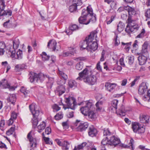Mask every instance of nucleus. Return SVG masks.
I'll return each mask as SVG.
<instances>
[{
  "instance_id": "1",
  "label": "nucleus",
  "mask_w": 150,
  "mask_h": 150,
  "mask_svg": "<svg viewBox=\"0 0 150 150\" xmlns=\"http://www.w3.org/2000/svg\"><path fill=\"white\" fill-rule=\"evenodd\" d=\"M97 32L94 30L91 33L88 37H86L84 40L80 44L81 50L86 49L88 51H95L98 47L96 39Z\"/></svg>"
},
{
  "instance_id": "2",
  "label": "nucleus",
  "mask_w": 150,
  "mask_h": 150,
  "mask_svg": "<svg viewBox=\"0 0 150 150\" xmlns=\"http://www.w3.org/2000/svg\"><path fill=\"white\" fill-rule=\"evenodd\" d=\"M80 23L87 25L90 21L93 23L96 21L95 15L93 12V10L91 6H87V9H83L82 11L81 16L79 18Z\"/></svg>"
},
{
  "instance_id": "3",
  "label": "nucleus",
  "mask_w": 150,
  "mask_h": 150,
  "mask_svg": "<svg viewBox=\"0 0 150 150\" xmlns=\"http://www.w3.org/2000/svg\"><path fill=\"white\" fill-rule=\"evenodd\" d=\"M30 110L33 116L31 122L33 127H35L38 122V118L39 115L40 111L37 108V105L34 103L30 105L29 106Z\"/></svg>"
},
{
  "instance_id": "4",
  "label": "nucleus",
  "mask_w": 150,
  "mask_h": 150,
  "mask_svg": "<svg viewBox=\"0 0 150 150\" xmlns=\"http://www.w3.org/2000/svg\"><path fill=\"white\" fill-rule=\"evenodd\" d=\"M65 103L66 104L67 106L66 107L62 102V100H61V102L59 103L60 105H62L63 106V108L64 110L67 108H70L72 110H74L75 107L76 105V103L75 98L71 96L68 97H65Z\"/></svg>"
},
{
  "instance_id": "5",
  "label": "nucleus",
  "mask_w": 150,
  "mask_h": 150,
  "mask_svg": "<svg viewBox=\"0 0 150 150\" xmlns=\"http://www.w3.org/2000/svg\"><path fill=\"white\" fill-rule=\"evenodd\" d=\"M45 78H48V77L42 73L38 74L36 73L32 72L30 73L29 79L31 83L35 81L37 82L39 80L41 82L43 81Z\"/></svg>"
},
{
  "instance_id": "6",
  "label": "nucleus",
  "mask_w": 150,
  "mask_h": 150,
  "mask_svg": "<svg viewBox=\"0 0 150 150\" xmlns=\"http://www.w3.org/2000/svg\"><path fill=\"white\" fill-rule=\"evenodd\" d=\"M84 104V106L80 108V110L81 113L84 115H87L88 112L91 109L92 107V103L88 101H84L81 102L79 105Z\"/></svg>"
},
{
  "instance_id": "7",
  "label": "nucleus",
  "mask_w": 150,
  "mask_h": 150,
  "mask_svg": "<svg viewBox=\"0 0 150 150\" xmlns=\"http://www.w3.org/2000/svg\"><path fill=\"white\" fill-rule=\"evenodd\" d=\"M139 27L138 25L135 21H129V23L125 29V31L128 33L136 31L138 29Z\"/></svg>"
},
{
  "instance_id": "8",
  "label": "nucleus",
  "mask_w": 150,
  "mask_h": 150,
  "mask_svg": "<svg viewBox=\"0 0 150 150\" xmlns=\"http://www.w3.org/2000/svg\"><path fill=\"white\" fill-rule=\"evenodd\" d=\"M96 98L97 100H98L96 104L97 108V110L100 111L102 108V105L103 104L105 100V98L102 96L101 94H97L96 96Z\"/></svg>"
},
{
  "instance_id": "9",
  "label": "nucleus",
  "mask_w": 150,
  "mask_h": 150,
  "mask_svg": "<svg viewBox=\"0 0 150 150\" xmlns=\"http://www.w3.org/2000/svg\"><path fill=\"white\" fill-rule=\"evenodd\" d=\"M34 135V131L31 130L28 134L27 138L30 142V146L32 149L35 147L37 145V142L36 139L33 137Z\"/></svg>"
},
{
  "instance_id": "10",
  "label": "nucleus",
  "mask_w": 150,
  "mask_h": 150,
  "mask_svg": "<svg viewBox=\"0 0 150 150\" xmlns=\"http://www.w3.org/2000/svg\"><path fill=\"white\" fill-rule=\"evenodd\" d=\"M90 72L92 73L91 71H89L87 68H85L82 71L79 73V76L77 78V80H83L84 81L85 79L89 76Z\"/></svg>"
},
{
  "instance_id": "11",
  "label": "nucleus",
  "mask_w": 150,
  "mask_h": 150,
  "mask_svg": "<svg viewBox=\"0 0 150 150\" xmlns=\"http://www.w3.org/2000/svg\"><path fill=\"white\" fill-rule=\"evenodd\" d=\"M96 76L92 75V73L90 72L89 76L85 79L84 82L89 84L93 85L96 83Z\"/></svg>"
},
{
  "instance_id": "12",
  "label": "nucleus",
  "mask_w": 150,
  "mask_h": 150,
  "mask_svg": "<svg viewBox=\"0 0 150 150\" xmlns=\"http://www.w3.org/2000/svg\"><path fill=\"white\" fill-rule=\"evenodd\" d=\"M0 87L2 88H8L10 90H14L16 88L13 86H11L5 79L1 80L0 82Z\"/></svg>"
},
{
  "instance_id": "13",
  "label": "nucleus",
  "mask_w": 150,
  "mask_h": 150,
  "mask_svg": "<svg viewBox=\"0 0 150 150\" xmlns=\"http://www.w3.org/2000/svg\"><path fill=\"white\" fill-rule=\"evenodd\" d=\"M117 85V84L115 83L106 82L105 86L106 91L110 92H112L114 91Z\"/></svg>"
},
{
  "instance_id": "14",
  "label": "nucleus",
  "mask_w": 150,
  "mask_h": 150,
  "mask_svg": "<svg viewBox=\"0 0 150 150\" xmlns=\"http://www.w3.org/2000/svg\"><path fill=\"white\" fill-rule=\"evenodd\" d=\"M65 90L64 86L62 84L56 88L55 92L56 95L60 96L65 93Z\"/></svg>"
},
{
  "instance_id": "15",
  "label": "nucleus",
  "mask_w": 150,
  "mask_h": 150,
  "mask_svg": "<svg viewBox=\"0 0 150 150\" xmlns=\"http://www.w3.org/2000/svg\"><path fill=\"white\" fill-rule=\"evenodd\" d=\"M88 124L87 122L81 123L79 124L76 128L77 130L82 132L85 131L88 126Z\"/></svg>"
},
{
  "instance_id": "16",
  "label": "nucleus",
  "mask_w": 150,
  "mask_h": 150,
  "mask_svg": "<svg viewBox=\"0 0 150 150\" xmlns=\"http://www.w3.org/2000/svg\"><path fill=\"white\" fill-rule=\"evenodd\" d=\"M69 51H64L62 54L63 57L70 56L71 55H74L76 53V49L75 48L70 47L69 48Z\"/></svg>"
},
{
  "instance_id": "17",
  "label": "nucleus",
  "mask_w": 150,
  "mask_h": 150,
  "mask_svg": "<svg viewBox=\"0 0 150 150\" xmlns=\"http://www.w3.org/2000/svg\"><path fill=\"white\" fill-rule=\"evenodd\" d=\"M79 27L76 24H73L70 25L69 27V29L66 31V33L68 35L72 34L73 31L79 29Z\"/></svg>"
},
{
  "instance_id": "18",
  "label": "nucleus",
  "mask_w": 150,
  "mask_h": 150,
  "mask_svg": "<svg viewBox=\"0 0 150 150\" xmlns=\"http://www.w3.org/2000/svg\"><path fill=\"white\" fill-rule=\"evenodd\" d=\"M110 146H115L119 144L120 142V139L117 137L115 136H112L111 137L110 139Z\"/></svg>"
},
{
  "instance_id": "19",
  "label": "nucleus",
  "mask_w": 150,
  "mask_h": 150,
  "mask_svg": "<svg viewBox=\"0 0 150 150\" xmlns=\"http://www.w3.org/2000/svg\"><path fill=\"white\" fill-rule=\"evenodd\" d=\"M148 45V43L147 42H145L142 45L141 53L143 55L148 56V53L147 50Z\"/></svg>"
},
{
  "instance_id": "20",
  "label": "nucleus",
  "mask_w": 150,
  "mask_h": 150,
  "mask_svg": "<svg viewBox=\"0 0 150 150\" xmlns=\"http://www.w3.org/2000/svg\"><path fill=\"white\" fill-rule=\"evenodd\" d=\"M97 133V131L93 126H91L89 127L88 134L89 136L93 137L96 135Z\"/></svg>"
},
{
  "instance_id": "21",
  "label": "nucleus",
  "mask_w": 150,
  "mask_h": 150,
  "mask_svg": "<svg viewBox=\"0 0 150 150\" xmlns=\"http://www.w3.org/2000/svg\"><path fill=\"white\" fill-rule=\"evenodd\" d=\"M16 96L15 94H10L7 98V100L9 103L14 104L16 101Z\"/></svg>"
},
{
  "instance_id": "22",
  "label": "nucleus",
  "mask_w": 150,
  "mask_h": 150,
  "mask_svg": "<svg viewBox=\"0 0 150 150\" xmlns=\"http://www.w3.org/2000/svg\"><path fill=\"white\" fill-rule=\"evenodd\" d=\"M148 56L144 55H142L138 57V60L139 61L140 65H143L146 63L147 59V57Z\"/></svg>"
},
{
  "instance_id": "23",
  "label": "nucleus",
  "mask_w": 150,
  "mask_h": 150,
  "mask_svg": "<svg viewBox=\"0 0 150 150\" xmlns=\"http://www.w3.org/2000/svg\"><path fill=\"white\" fill-rule=\"evenodd\" d=\"M140 121L143 123H147L149 120V117L147 115H142L140 116Z\"/></svg>"
},
{
  "instance_id": "24",
  "label": "nucleus",
  "mask_w": 150,
  "mask_h": 150,
  "mask_svg": "<svg viewBox=\"0 0 150 150\" xmlns=\"http://www.w3.org/2000/svg\"><path fill=\"white\" fill-rule=\"evenodd\" d=\"M57 43L54 40H51L49 41L47 45V47L54 51L56 49Z\"/></svg>"
},
{
  "instance_id": "25",
  "label": "nucleus",
  "mask_w": 150,
  "mask_h": 150,
  "mask_svg": "<svg viewBox=\"0 0 150 150\" xmlns=\"http://www.w3.org/2000/svg\"><path fill=\"white\" fill-rule=\"evenodd\" d=\"M126 112L127 110H125V107L122 106L120 109L116 111V113L117 115H119L120 117H122L125 115Z\"/></svg>"
},
{
  "instance_id": "26",
  "label": "nucleus",
  "mask_w": 150,
  "mask_h": 150,
  "mask_svg": "<svg viewBox=\"0 0 150 150\" xmlns=\"http://www.w3.org/2000/svg\"><path fill=\"white\" fill-rule=\"evenodd\" d=\"M6 48V45L5 43L2 41L0 42V55L4 54Z\"/></svg>"
},
{
  "instance_id": "27",
  "label": "nucleus",
  "mask_w": 150,
  "mask_h": 150,
  "mask_svg": "<svg viewBox=\"0 0 150 150\" xmlns=\"http://www.w3.org/2000/svg\"><path fill=\"white\" fill-rule=\"evenodd\" d=\"M141 125L137 122H132V128L134 132H137V129L139 128Z\"/></svg>"
},
{
  "instance_id": "28",
  "label": "nucleus",
  "mask_w": 150,
  "mask_h": 150,
  "mask_svg": "<svg viewBox=\"0 0 150 150\" xmlns=\"http://www.w3.org/2000/svg\"><path fill=\"white\" fill-rule=\"evenodd\" d=\"M45 122L44 121L41 122L37 126L38 132L40 133L41 132L45 129Z\"/></svg>"
},
{
  "instance_id": "29",
  "label": "nucleus",
  "mask_w": 150,
  "mask_h": 150,
  "mask_svg": "<svg viewBox=\"0 0 150 150\" xmlns=\"http://www.w3.org/2000/svg\"><path fill=\"white\" fill-rule=\"evenodd\" d=\"M147 90V86L146 85H141L138 90L139 93L140 95L143 94Z\"/></svg>"
},
{
  "instance_id": "30",
  "label": "nucleus",
  "mask_w": 150,
  "mask_h": 150,
  "mask_svg": "<svg viewBox=\"0 0 150 150\" xmlns=\"http://www.w3.org/2000/svg\"><path fill=\"white\" fill-rule=\"evenodd\" d=\"M125 8L126 10H127L130 16L134 15L136 14L134 8L128 6H126Z\"/></svg>"
},
{
  "instance_id": "31",
  "label": "nucleus",
  "mask_w": 150,
  "mask_h": 150,
  "mask_svg": "<svg viewBox=\"0 0 150 150\" xmlns=\"http://www.w3.org/2000/svg\"><path fill=\"white\" fill-rule=\"evenodd\" d=\"M110 139H108V137H106L105 138H104L102 140L101 142V144L103 145L107 146L108 147L110 146Z\"/></svg>"
},
{
  "instance_id": "32",
  "label": "nucleus",
  "mask_w": 150,
  "mask_h": 150,
  "mask_svg": "<svg viewBox=\"0 0 150 150\" xmlns=\"http://www.w3.org/2000/svg\"><path fill=\"white\" fill-rule=\"evenodd\" d=\"M134 143V140L132 138L131 139L129 143V145H124L123 144H120V146H122V147L125 148H128L131 147L132 150H134V148L133 146V144Z\"/></svg>"
},
{
  "instance_id": "33",
  "label": "nucleus",
  "mask_w": 150,
  "mask_h": 150,
  "mask_svg": "<svg viewBox=\"0 0 150 150\" xmlns=\"http://www.w3.org/2000/svg\"><path fill=\"white\" fill-rule=\"evenodd\" d=\"M89 118L94 120L96 118V115L93 110H91L88 112V115Z\"/></svg>"
},
{
  "instance_id": "34",
  "label": "nucleus",
  "mask_w": 150,
  "mask_h": 150,
  "mask_svg": "<svg viewBox=\"0 0 150 150\" xmlns=\"http://www.w3.org/2000/svg\"><path fill=\"white\" fill-rule=\"evenodd\" d=\"M145 127L143 125H141L138 129H137V132L135 133L142 135L144 133L145 131Z\"/></svg>"
},
{
  "instance_id": "35",
  "label": "nucleus",
  "mask_w": 150,
  "mask_h": 150,
  "mask_svg": "<svg viewBox=\"0 0 150 150\" xmlns=\"http://www.w3.org/2000/svg\"><path fill=\"white\" fill-rule=\"evenodd\" d=\"M131 44V42L127 43H125L123 42L122 43V45L123 46V47H124L125 49L127 52H128L129 50Z\"/></svg>"
},
{
  "instance_id": "36",
  "label": "nucleus",
  "mask_w": 150,
  "mask_h": 150,
  "mask_svg": "<svg viewBox=\"0 0 150 150\" xmlns=\"http://www.w3.org/2000/svg\"><path fill=\"white\" fill-rule=\"evenodd\" d=\"M20 42L18 39H16L13 41V47L14 50L18 48Z\"/></svg>"
},
{
  "instance_id": "37",
  "label": "nucleus",
  "mask_w": 150,
  "mask_h": 150,
  "mask_svg": "<svg viewBox=\"0 0 150 150\" xmlns=\"http://www.w3.org/2000/svg\"><path fill=\"white\" fill-rule=\"evenodd\" d=\"M125 28L124 24L122 22H120L117 26V30L118 32H120L122 31Z\"/></svg>"
},
{
  "instance_id": "38",
  "label": "nucleus",
  "mask_w": 150,
  "mask_h": 150,
  "mask_svg": "<svg viewBox=\"0 0 150 150\" xmlns=\"http://www.w3.org/2000/svg\"><path fill=\"white\" fill-rule=\"evenodd\" d=\"M62 146L63 149L67 150L69 149V144L67 142L64 141L62 143Z\"/></svg>"
},
{
  "instance_id": "39",
  "label": "nucleus",
  "mask_w": 150,
  "mask_h": 150,
  "mask_svg": "<svg viewBox=\"0 0 150 150\" xmlns=\"http://www.w3.org/2000/svg\"><path fill=\"white\" fill-rule=\"evenodd\" d=\"M23 58L22 51L19 49L16 53V58L18 59H21Z\"/></svg>"
},
{
  "instance_id": "40",
  "label": "nucleus",
  "mask_w": 150,
  "mask_h": 150,
  "mask_svg": "<svg viewBox=\"0 0 150 150\" xmlns=\"http://www.w3.org/2000/svg\"><path fill=\"white\" fill-rule=\"evenodd\" d=\"M41 55L43 61H47L49 58L50 56L47 55L45 52H43L41 54Z\"/></svg>"
},
{
  "instance_id": "41",
  "label": "nucleus",
  "mask_w": 150,
  "mask_h": 150,
  "mask_svg": "<svg viewBox=\"0 0 150 150\" xmlns=\"http://www.w3.org/2000/svg\"><path fill=\"white\" fill-rule=\"evenodd\" d=\"M83 63L80 62L77 64L76 66V70H81L83 68Z\"/></svg>"
},
{
  "instance_id": "42",
  "label": "nucleus",
  "mask_w": 150,
  "mask_h": 150,
  "mask_svg": "<svg viewBox=\"0 0 150 150\" xmlns=\"http://www.w3.org/2000/svg\"><path fill=\"white\" fill-rule=\"evenodd\" d=\"M78 7L76 5L72 3V4L69 7V10L71 12L75 11L77 10Z\"/></svg>"
},
{
  "instance_id": "43",
  "label": "nucleus",
  "mask_w": 150,
  "mask_h": 150,
  "mask_svg": "<svg viewBox=\"0 0 150 150\" xmlns=\"http://www.w3.org/2000/svg\"><path fill=\"white\" fill-rule=\"evenodd\" d=\"M115 17V16L114 15L112 16L110 18L109 17H107L106 23L107 24H110L113 21Z\"/></svg>"
},
{
  "instance_id": "44",
  "label": "nucleus",
  "mask_w": 150,
  "mask_h": 150,
  "mask_svg": "<svg viewBox=\"0 0 150 150\" xmlns=\"http://www.w3.org/2000/svg\"><path fill=\"white\" fill-rule=\"evenodd\" d=\"M113 43L115 46H117L120 43V40L117 35H115L114 37Z\"/></svg>"
},
{
  "instance_id": "45",
  "label": "nucleus",
  "mask_w": 150,
  "mask_h": 150,
  "mask_svg": "<svg viewBox=\"0 0 150 150\" xmlns=\"http://www.w3.org/2000/svg\"><path fill=\"white\" fill-rule=\"evenodd\" d=\"M68 84L70 87L71 88L75 87L76 86V82L73 80H70L69 81Z\"/></svg>"
},
{
  "instance_id": "46",
  "label": "nucleus",
  "mask_w": 150,
  "mask_h": 150,
  "mask_svg": "<svg viewBox=\"0 0 150 150\" xmlns=\"http://www.w3.org/2000/svg\"><path fill=\"white\" fill-rule=\"evenodd\" d=\"M118 101L117 100H113L112 102V106L113 107L114 109L116 110L117 108V105Z\"/></svg>"
},
{
  "instance_id": "47",
  "label": "nucleus",
  "mask_w": 150,
  "mask_h": 150,
  "mask_svg": "<svg viewBox=\"0 0 150 150\" xmlns=\"http://www.w3.org/2000/svg\"><path fill=\"white\" fill-rule=\"evenodd\" d=\"M72 3L77 7L81 6L82 4L81 0H73Z\"/></svg>"
},
{
  "instance_id": "48",
  "label": "nucleus",
  "mask_w": 150,
  "mask_h": 150,
  "mask_svg": "<svg viewBox=\"0 0 150 150\" xmlns=\"http://www.w3.org/2000/svg\"><path fill=\"white\" fill-rule=\"evenodd\" d=\"M86 142H84L82 143L81 144L78 145L77 146H75L74 150H79L82 149L84 146H86Z\"/></svg>"
},
{
  "instance_id": "49",
  "label": "nucleus",
  "mask_w": 150,
  "mask_h": 150,
  "mask_svg": "<svg viewBox=\"0 0 150 150\" xmlns=\"http://www.w3.org/2000/svg\"><path fill=\"white\" fill-rule=\"evenodd\" d=\"M21 92L23 93L25 97H26L28 95V94L29 92V91L26 90L25 88L24 87H22L21 89Z\"/></svg>"
},
{
  "instance_id": "50",
  "label": "nucleus",
  "mask_w": 150,
  "mask_h": 150,
  "mask_svg": "<svg viewBox=\"0 0 150 150\" xmlns=\"http://www.w3.org/2000/svg\"><path fill=\"white\" fill-rule=\"evenodd\" d=\"M107 3L110 4V7L112 9H115L116 8V2L112 1L107 2Z\"/></svg>"
},
{
  "instance_id": "51",
  "label": "nucleus",
  "mask_w": 150,
  "mask_h": 150,
  "mask_svg": "<svg viewBox=\"0 0 150 150\" xmlns=\"http://www.w3.org/2000/svg\"><path fill=\"white\" fill-rule=\"evenodd\" d=\"M63 117V114L61 112H59L54 116V118L56 120H59Z\"/></svg>"
},
{
  "instance_id": "52",
  "label": "nucleus",
  "mask_w": 150,
  "mask_h": 150,
  "mask_svg": "<svg viewBox=\"0 0 150 150\" xmlns=\"http://www.w3.org/2000/svg\"><path fill=\"white\" fill-rule=\"evenodd\" d=\"M12 14L11 12L10 11H7L6 12L3 10L1 11L0 13V16H2L4 15H8V16H11Z\"/></svg>"
},
{
  "instance_id": "53",
  "label": "nucleus",
  "mask_w": 150,
  "mask_h": 150,
  "mask_svg": "<svg viewBox=\"0 0 150 150\" xmlns=\"http://www.w3.org/2000/svg\"><path fill=\"white\" fill-rule=\"evenodd\" d=\"M5 7L4 0H0V9L1 11L3 10Z\"/></svg>"
},
{
  "instance_id": "54",
  "label": "nucleus",
  "mask_w": 150,
  "mask_h": 150,
  "mask_svg": "<svg viewBox=\"0 0 150 150\" xmlns=\"http://www.w3.org/2000/svg\"><path fill=\"white\" fill-rule=\"evenodd\" d=\"M126 60L128 61V63L129 64L131 65L133 62L134 58L133 57L127 56L126 58Z\"/></svg>"
},
{
  "instance_id": "55",
  "label": "nucleus",
  "mask_w": 150,
  "mask_h": 150,
  "mask_svg": "<svg viewBox=\"0 0 150 150\" xmlns=\"http://www.w3.org/2000/svg\"><path fill=\"white\" fill-rule=\"evenodd\" d=\"M42 135L43 136L44 140L46 144H52V143L50 141L49 138L46 137L44 136V132L42 133Z\"/></svg>"
},
{
  "instance_id": "56",
  "label": "nucleus",
  "mask_w": 150,
  "mask_h": 150,
  "mask_svg": "<svg viewBox=\"0 0 150 150\" xmlns=\"http://www.w3.org/2000/svg\"><path fill=\"white\" fill-rule=\"evenodd\" d=\"M143 99L146 101H149L150 100V90L148 91L147 96L144 97Z\"/></svg>"
},
{
  "instance_id": "57",
  "label": "nucleus",
  "mask_w": 150,
  "mask_h": 150,
  "mask_svg": "<svg viewBox=\"0 0 150 150\" xmlns=\"http://www.w3.org/2000/svg\"><path fill=\"white\" fill-rule=\"evenodd\" d=\"M74 59L77 62L85 61L86 60V58L84 57H79L76 58H74Z\"/></svg>"
},
{
  "instance_id": "58",
  "label": "nucleus",
  "mask_w": 150,
  "mask_h": 150,
  "mask_svg": "<svg viewBox=\"0 0 150 150\" xmlns=\"http://www.w3.org/2000/svg\"><path fill=\"white\" fill-rule=\"evenodd\" d=\"M15 130L14 127H11L6 132V134L8 135H10L12 134Z\"/></svg>"
},
{
  "instance_id": "59",
  "label": "nucleus",
  "mask_w": 150,
  "mask_h": 150,
  "mask_svg": "<svg viewBox=\"0 0 150 150\" xmlns=\"http://www.w3.org/2000/svg\"><path fill=\"white\" fill-rule=\"evenodd\" d=\"M59 74L63 78L64 80H67L68 78V76H67L65 74V73H64L63 71H59Z\"/></svg>"
},
{
  "instance_id": "60",
  "label": "nucleus",
  "mask_w": 150,
  "mask_h": 150,
  "mask_svg": "<svg viewBox=\"0 0 150 150\" xmlns=\"http://www.w3.org/2000/svg\"><path fill=\"white\" fill-rule=\"evenodd\" d=\"M52 108L54 111L57 112L61 108L59 107L57 104H54L52 106Z\"/></svg>"
},
{
  "instance_id": "61",
  "label": "nucleus",
  "mask_w": 150,
  "mask_h": 150,
  "mask_svg": "<svg viewBox=\"0 0 150 150\" xmlns=\"http://www.w3.org/2000/svg\"><path fill=\"white\" fill-rule=\"evenodd\" d=\"M145 32V30L144 29H142L141 30L140 33L137 36L136 38H142L144 36Z\"/></svg>"
},
{
  "instance_id": "62",
  "label": "nucleus",
  "mask_w": 150,
  "mask_h": 150,
  "mask_svg": "<svg viewBox=\"0 0 150 150\" xmlns=\"http://www.w3.org/2000/svg\"><path fill=\"white\" fill-rule=\"evenodd\" d=\"M111 134V132H110L108 129L105 128L104 129L103 135L104 136H110Z\"/></svg>"
},
{
  "instance_id": "63",
  "label": "nucleus",
  "mask_w": 150,
  "mask_h": 150,
  "mask_svg": "<svg viewBox=\"0 0 150 150\" xmlns=\"http://www.w3.org/2000/svg\"><path fill=\"white\" fill-rule=\"evenodd\" d=\"M15 70L17 72H18L22 71L20 64H16L15 66Z\"/></svg>"
},
{
  "instance_id": "64",
  "label": "nucleus",
  "mask_w": 150,
  "mask_h": 150,
  "mask_svg": "<svg viewBox=\"0 0 150 150\" xmlns=\"http://www.w3.org/2000/svg\"><path fill=\"white\" fill-rule=\"evenodd\" d=\"M145 16L148 18H150V9H147L145 11Z\"/></svg>"
}]
</instances>
